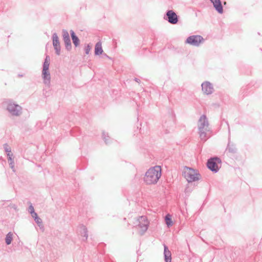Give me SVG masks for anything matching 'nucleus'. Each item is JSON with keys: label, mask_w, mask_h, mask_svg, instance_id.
Masks as SVG:
<instances>
[{"label": "nucleus", "mask_w": 262, "mask_h": 262, "mask_svg": "<svg viewBox=\"0 0 262 262\" xmlns=\"http://www.w3.org/2000/svg\"><path fill=\"white\" fill-rule=\"evenodd\" d=\"M162 169L160 166H155L149 168L145 173L143 181L148 185L157 184L161 176Z\"/></svg>", "instance_id": "1"}, {"label": "nucleus", "mask_w": 262, "mask_h": 262, "mask_svg": "<svg viewBox=\"0 0 262 262\" xmlns=\"http://www.w3.org/2000/svg\"><path fill=\"white\" fill-rule=\"evenodd\" d=\"M182 175L188 183L198 181L201 178L198 170L187 167L183 168Z\"/></svg>", "instance_id": "2"}, {"label": "nucleus", "mask_w": 262, "mask_h": 262, "mask_svg": "<svg viewBox=\"0 0 262 262\" xmlns=\"http://www.w3.org/2000/svg\"><path fill=\"white\" fill-rule=\"evenodd\" d=\"M209 125V122L206 116L202 115L198 121V128L200 136L201 137L205 136V128Z\"/></svg>", "instance_id": "3"}, {"label": "nucleus", "mask_w": 262, "mask_h": 262, "mask_svg": "<svg viewBox=\"0 0 262 262\" xmlns=\"http://www.w3.org/2000/svg\"><path fill=\"white\" fill-rule=\"evenodd\" d=\"M49 65L50 58L49 56H47L43 64L42 70L43 78L46 83H49L50 80V74L49 72Z\"/></svg>", "instance_id": "4"}, {"label": "nucleus", "mask_w": 262, "mask_h": 262, "mask_svg": "<svg viewBox=\"0 0 262 262\" xmlns=\"http://www.w3.org/2000/svg\"><path fill=\"white\" fill-rule=\"evenodd\" d=\"M221 162V160L217 158H211L207 162V167L212 171L217 172L219 169V164Z\"/></svg>", "instance_id": "5"}, {"label": "nucleus", "mask_w": 262, "mask_h": 262, "mask_svg": "<svg viewBox=\"0 0 262 262\" xmlns=\"http://www.w3.org/2000/svg\"><path fill=\"white\" fill-rule=\"evenodd\" d=\"M203 41V38L200 35L191 36L188 37L186 42L188 44L198 46Z\"/></svg>", "instance_id": "6"}, {"label": "nucleus", "mask_w": 262, "mask_h": 262, "mask_svg": "<svg viewBox=\"0 0 262 262\" xmlns=\"http://www.w3.org/2000/svg\"><path fill=\"white\" fill-rule=\"evenodd\" d=\"M137 224L141 232H144L147 230L148 223L146 217H141L137 221Z\"/></svg>", "instance_id": "7"}, {"label": "nucleus", "mask_w": 262, "mask_h": 262, "mask_svg": "<svg viewBox=\"0 0 262 262\" xmlns=\"http://www.w3.org/2000/svg\"><path fill=\"white\" fill-rule=\"evenodd\" d=\"M7 109L13 115H17L20 111V107L17 104L10 102L7 104Z\"/></svg>", "instance_id": "8"}, {"label": "nucleus", "mask_w": 262, "mask_h": 262, "mask_svg": "<svg viewBox=\"0 0 262 262\" xmlns=\"http://www.w3.org/2000/svg\"><path fill=\"white\" fill-rule=\"evenodd\" d=\"M202 89L203 93L206 95L210 94L213 91L212 85L209 82H205L202 84Z\"/></svg>", "instance_id": "9"}, {"label": "nucleus", "mask_w": 262, "mask_h": 262, "mask_svg": "<svg viewBox=\"0 0 262 262\" xmlns=\"http://www.w3.org/2000/svg\"><path fill=\"white\" fill-rule=\"evenodd\" d=\"M167 16L170 23L175 24L178 22V16L173 11H168L167 12Z\"/></svg>", "instance_id": "10"}, {"label": "nucleus", "mask_w": 262, "mask_h": 262, "mask_svg": "<svg viewBox=\"0 0 262 262\" xmlns=\"http://www.w3.org/2000/svg\"><path fill=\"white\" fill-rule=\"evenodd\" d=\"M53 45L57 54L59 55L60 51V43L56 34H54L53 35Z\"/></svg>", "instance_id": "11"}, {"label": "nucleus", "mask_w": 262, "mask_h": 262, "mask_svg": "<svg viewBox=\"0 0 262 262\" xmlns=\"http://www.w3.org/2000/svg\"><path fill=\"white\" fill-rule=\"evenodd\" d=\"M213 4L215 10L219 13H223V7L220 0H210Z\"/></svg>", "instance_id": "12"}, {"label": "nucleus", "mask_w": 262, "mask_h": 262, "mask_svg": "<svg viewBox=\"0 0 262 262\" xmlns=\"http://www.w3.org/2000/svg\"><path fill=\"white\" fill-rule=\"evenodd\" d=\"M164 256L165 262H171V254L168 247L164 246Z\"/></svg>", "instance_id": "13"}, {"label": "nucleus", "mask_w": 262, "mask_h": 262, "mask_svg": "<svg viewBox=\"0 0 262 262\" xmlns=\"http://www.w3.org/2000/svg\"><path fill=\"white\" fill-rule=\"evenodd\" d=\"M63 37L65 42L66 46L68 49H69L71 46V40L69 36V33L67 31H63Z\"/></svg>", "instance_id": "14"}, {"label": "nucleus", "mask_w": 262, "mask_h": 262, "mask_svg": "<svg viewBox=\"0 0 262 262\" xmlns=\"http://www.w3.org/2000/svg\"><path fill=\"white\" fill-rule=\"evenodd\" d=\"M103 53V49L102 48V42L99 41L97 42L95 47V54L97 56L100 55Z\"/></svg>", "instance_id": "15"}, {"label": "nucleus", "mask_w": 262, "mask_h": 262, "mask_svg": "<svg viewBox=\"0 0 262 262\" xmlns=\"http://www.w3.org/2000/svg\"><path fill=\"white\" fill-rule=\"evenodd\" d=\"M166 224L167 227H169L172 226L173 225V221L171 219V216L169 214H167L166 215L165 217Z\"/></svg>", "instance_id": "16"}, {"label": "nucleus", "mask_w": 262, "mask_h": 262, "mask_svg": "<svg viewBox=\"0 0 262 262\" xmlns=\"http://www.w3.org/2000/svg\"><path fill=\"white\" fill-rule=\"evenodd\" d=\"M71 37L73 40V41L76 47L78 46L79 44V39L78 37L76 36L75 34L74 33V31H71Z\"/></svg>", "instance_id": "17"}, {"label": "nucleus", "mask_w": 262, "mask_h": 262, "mask_svg": "<svg viewBox=\"0 0 262 262\" xmlns=\"http://www.w3.org/2000/svg\"><path fill=\"white\" fill-rule=\"evenodd\" d=\"M12 239V234L11 232H9L6 237V242L7 245L10 244Z\"/></svg>", "instance_id": "18"}, {"label": "nucleus", "mask_w": 262, "mask_h": 262, "mask_svg": "<svg viewBox=\"0 0 262 262\" xmlns=\"http://www.w3.org/2000/svg\"><path fill=\"white\" fill-rule=\"evenodd\" d=\"M8 152L7 155L9 157V161L12 160V154H11V151L10 150H7Z\"/></svg>", "instance_id": "19"}, {"label": "nucleus", "mask_w": 262, "mask_h": 262, "mask_svg": "<svg viewBox=\"0 0 262 262\" xmlns=\"http://www.w3.org/2000/svg\"><path fill=\"white\" fill-rule=\"evenodd\" d=\"M37 224L40 225L41 224V220L37 216L34 219Z\"/></svg>", "instance_id": "20"}, {"label": "nucleus", "mask_w": 262, "mask_h": 262, "mask_svg": "<svg viewBox=\"0 0 262 262\" xmlns=\"http://www.w3.org/2000/svg\"><path fill=\"white\" fill-rule=\"evenodd\" d=\"M31 214L32 217L34 218V219H35V218H36L38 216L37 213L36 212H35V211L31 212Z\"/></svg>", "instance_id": "21"}, {"label": "nucleus", "mask_w": 262, "mask_h": 262, "mask_svg": "<svg viewBox=\"0 0 262 262\" xmlns=\"http://www.w3.org/2000/svg\"><path fill=\"white\" fill-rule=\"evenodd\" d=\"M10 161L11 167L13 169V170H14V162H13V160L12 161Z\"/></svg>", "instance_id": "22"}, {"label": "nucleus", "mask_w": 262, "mask_h": 262, "mask_svg": "<svg viewBox=\"0 0 262 262\" xmlns=\"http://www.w3.org/2000/svg\"><path fill=\"white\" fill-rule=\"evenodd\" d=\"M29 209L30 210V213L34 211V208L32 205L30 206Z\"/></svg>", "instance_id": "23"}, {"label": "nucleus", "mask_w": 262, "mask_h": 262, "mask_svg": "<svg viewBox=\"0 0 262 262\" xmlns=\"http://www.w3.org/2000/svg\"><path fill=\"white\" fill-rule=\"evenodd\" d=\"M90 51V48L89 47H88V49L86 50V54H88L89 53Z\"/></svg>", "instance_id": "24"}]
</instances>
